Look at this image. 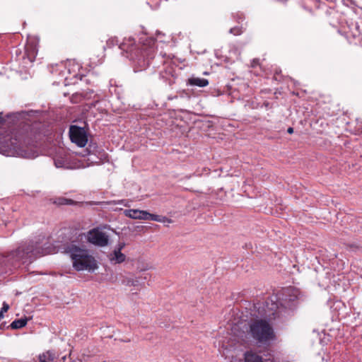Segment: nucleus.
Masks as SVG:
<instances>
[{
	"mask_svg": "<svg viewBox=\"0 0 362 362\" xmlns=\"http://www.w3.org/2000/svg\"><path fill=\"white\" fill-rule=\"evenodd\" d=\"M46 255L44 249L39 244L33 241L25 243L20 245L16 250L8 255V260L13 267L21 264H30L37 257Z\"/></svg>",
	"mask_w": 362,
	"mask_h": 362,
	"instance_id": "nucleus-1",
	"label": "nucleus"
},
{
	"mask_svg": "<svg viewBox=\"0 0 362 362\" xmlns=\"http://www.w3.org/2000/svg\"><path fill=\"white\" fill-rule=\"evenodd\" d=\"M250 337L257 344H268L276 339L272 325L265 319H254L249 322Z\"/></svg>",
	"mask_w": 362,
	"mask_h": 362,
	"instance_id": "nucleus-2",
	"label": "nucleus"
},
{
	"mask_svg": "<svg viewBox=\"0 0 362 362\" xmlns=\"http://www.w3.org/2000/svg\"><path fill=\"white\" fill-rule=\"evenodd\" d=\"M64 252L70 255L73 267L76 271H93L98 268L95 258L86 250L70 243L65 246Z\"/></svg>",
	"mask_w": 362,
	"mask_h": 362,
	"instance_id": "nucleus-3",
	"label": "nucleus"
},
{
	"mask_svg": "<svg viewBox=\"0 0 362 362\" xmlns=\"http://www.w3.org/2000/svg\"><path fill=\"white\" fill-rule=\"evenodd\" d=\"M119 48L127 53H129L132 60L139 61L141 59L144 61L146 57H149L153 49L152 47L148 48L145 46H142L141 48L136 47L134 40L132 38L125 40L124 42L119 45Z\"/></svg>",
	"mask_w": 362,
	"mask_h": 362,
	"instance_id": "nucleus-4",
	"label": "nucleus"
},
{
	"mask_svg": "<svg viewBox=\"0 0 362 362\" xmlns=\"http://www.w3.org/2000/svg\"><path fill=\"white\" fill-rule=\"evenodd\" d=\"M69 134L71 142L79 147H84L88 143V135L83 127L71 125L69 127Z\"/></svg>",
	"mask_w": 362,
	"mask_h": 362,
	"instance_id": "nucleus-5",
	"label": "nucleus"
},
{
	"mask_svg": "<svg viewBox=\"0 0 362 362\" xmlns=\"http://www.w3.org/2000/svg\"><path fill=\"white\" fill-rule=\"evenodd\" d=\"M298 289L294 287L290 286L284 288L282 291L283 297L281 299V305L286 308H291L293 305V303L298 299Z\"/></svg>",
	"mask_w": 362,
	"mask_h": 362,
	"instance_id": "nucleus-6",
	"label": "nucleus"
},
{
	"mask_svg": "<svg viewBox=\"0 0 362 362\" xmlns=\"http://www.w3.org/2000/svg\"><path fill=\"white\" fill-rule=\"evenodd\" d=\"M88 240L90 243L99 246H105L108 243L107 235L98 229H93L88 233Z\"/></svg>",
	"mask_w": 362,
	"mask_h": 362,
	"instance_id": "nucleus-7",
	"label": "nucleus"
},
{
	"mask_svg": "<svg viewBox=\"0 0 362 362\" xmlns=\"http://www.w3.org/2000/svg\"><path fill=\"white\" fill-rule=\"evenodd\" d=\"M38 48L35 42H30L25 46V57L30 62L35 61Z\"/></svg>",
	"mask_w": 362,
	"mask_h": 362,
	"instance_id": "nucleus-8",
	"label": "nucleus"
},
{
	"mask_svg": "<svg viewBox=\"0 0 362 362\" xmlns=\"http://www.w3.org/2000/svg\"><path fill=\"white\" fill-rule=\"evenodd\" d=\"M124 214L127 217L133 219L146 220V211L139 209H125Z\"/></svg>",
	"mask_w": 362,
	"mask_h": 362,
	"instance_id": "nucleus-9",
	"label": "nucleus"
},
{
	"mask_svg": "<svg viewBox=\"0 0 362 362\" xmlns=\"http://www.w3.org/2000/svg\"><path fill=\"white\" fill-rule=\"evenodd\" d=\"M188 84L190 86L205 87L209 85V81L203 78L192 77L188 79Z\"/></svg>",
	"mask_w": 362,
	"mask_h": 362,
	"instance_id": "nucleus-10",
	"label": "nucleus"
},
{
	"mask_svg": "<svg viewBox=\"0 0 362 362\" xmlns=\"http://www.w3.org/2000/svg\"><path fill=\"white\" fill-rule=\"evenodd\" d=\"M126 256L120 251L114 250L110 255V260L115 264H119L124 262Z\"/></svg>",
	"mask_w": 362,
	"mask_h": 362,
	"instance_id": "nucleus-11",
	"label": "nucleus"
},
{
	"mask_svg": "<svg viewBox=\"0 0 362 362\" xmlns=\"http://www.w3.org/2000/svg\"><path fill=\"white\" fill-rule=\"evenodd\" d=\"M122 284L127 286H143L144 285V283L140 282V278L136 277V278H131V277H124L122 279Z\"/></svg>",
	"mask_w": 362,
	"mask_h": 362,
	"instance_id": "nucleus-12",
	"label": "nucleus"
},
{
	"mask_svg": "<svg viewBox=\"0 0 362 362\" xmlns=\"http://www.w3.org/2000/svg\"><path fill=\"white\" fill-rule=\"evenodd\" d=\"M39 362H54L56 359V355L51 351H45L38 356Z\"/></svg>",
	"mask_w": 362,
	"mask_h": 362,
	"instance_id": "nucleus-13",
	"label": "nucleus"
},
{
	"mask_svg": "<svg viewBox=\"0 0 362 362\" xmlns=\"http://www.w3.org/2000/svg\"><path fill=\"white\" fill-rule=\"evenodd\" d=\"M28 319L26 317L16 320L11 322L10 327L11 329H17L22 328L26 325Z\"/></svg>",
	"mask_w": 362,
	"mask_h": 362,
	"instance_id": "nucleus-14",
	"label": "nucleus"
},
{
	"mask_svg": "<svg viewBox=\"0 0 362 362\" xmlns=\"http://www.w3.org/2000/svg\"><path fill=\"white\" fill-rule=\"evenodd\" d=\"M245 359V362H264L262 356L253 353H247Z\"/></svg>",
	"mask_w": 362,
	"mask_h": 362,
	"instance_id": "nucleus-15",
	"label": "nucleus"
},
{
	"mask_svg": "<svg viewBox=\"0 0 362 362\" xmlns=\"http://www.w3.org/2000/svg\"><path fill=\"white\" fill-rule=\"evenodd\" d=\"M146 220H152L158 222H165L167 220L169 223H171L172 221L165 217H161L156 214H150L147 211Z\"/></svg>",
	"mask_w": 362,
	"mask_h": 362,
	"instance_id": "nucleus-16",
	"label": "nucleus"
},
{
	"mask_svg": "<svg viewBox=\"0 0 362 362\" xmlns=\"http://www.w3.org/2000/svg\"><path fill=\"white\" fill-rule=\"evenodd\" d=\"M55 203L59 205H74L76 204V202L71 199L61 197L57 199Z\"/></svg>",
	"mask_w": 362,
	"mask_h": 362,
	"instance_id": "nucleus-17",
	"label": "nucleus"
},
{
	"mask_svg": "<svg viewBox=\"0 0 362 362\" xmlns=\"http://www.w3.org/2000/svg\"><path fill=\"white\" fill-rule=\"evenodd\" d=\"M118 44H119V40H118L117 37H111L107 41V46L108 47H114L115 45H117Z\"/></svg>",
	"mask_w": 362,
	"mask_h": 362,
	"instance_id": "nucleus-18",
	"label": "nucleus"
},
{
	"mask_svg": "<svg viewBox=\"0 0 362 362\" xmlns=\"http://www.w3.org/2000/svg\"><path fill=\"white\" fill-rule=\"evenodd\" d=\"M230 33L235 35H240L243 33V31L240 28L235 27V28H230Z\"/></svg>",
	"mask_w": 362,
	"mask_h": 362,
	"instance_id": "nucleus-19",
	"label": "nucleus"
},
{
	"mask_svg": "<svg viewBox=\"0 0 362 362\" xmlns=\"http://www.w3.org/2000/svg\"><path fill=\"white\" fill-rule=\"evenodd\" d=\"M9 308V305L7 303L4 302L0 312L2 313H6Z\"/></svg>",
	"mask_w": 362,
	"mask_h": 362,
	"instance_id": "nucleus-20",
	"label": "nucleus"
},
{
	"mask_svg": "<svg viewBox=\"0 0 362 362\" xmlns=\"http://www.w3.org/2000/svg\"><path fill=\"white\" fill-rule=\"evenodd\" d=\"M260 65L259 59H254L251 62V66L252 68H255Z\"/></svg>",
	"mask_w": 362,
	"mask_h": 362,
	"instance_id": "nucleus-21",
	"label": "nucleus"
},
{
	"mask_svg": "<svg viewBox=\"0 0 362 362\" xmlns=\"http://www.w3.org/2000/svg\"><path fill=\"white\" fill-rule=\"evenodd\" d=\"M124 245H125L124 243H119L118 245V247L117 249H115V250L121 252V250L124 248Z\"/></svg>",
	"mask_w": 362,
	"mask_h": 362,
	"instance_id": "nucleus-22",
	"label": "nucleus"
},
{
	"mask_svg": "<svg viewBox=\"0 0 362 362\" xmlns=\"http://www.w3.org/2000/svg\"><path fill=\"white\" fill-rule=\"evenodd\" d=\"M103 202H88V204L92 206V205H100L102 204Z\"/></svg>",
	"mask_w": 362,
	"mask_h": 362,
	"instance_id": "nucleus-23",
	"label": "nucleus"
},
{
	"mask_svg": "<svg viewBox=\"0 0 362 362\" xmlns=\"http://www.w3.org/2000/svg\"><path fill=\"white\" fill-rule=\"evenodd\" d=\"M263 105H264L267 109H269V108H271V107H271V105H270V104H269V102H267V101L264 102V103H263Z\"/></svg>",
	"mask_w": 362,
	"mask_h": 362,
	"instance_id": "nucleus-24",
	"label": "nucleus"
},
{
	"mask_svg": "<svg viewBox=\"0 0 362 362\" xmlns=\"http://www.w3.org/2000/svg\"><path fill=\"white\" fill-rule=\"evenodd\" d=\"M5 122L4 118L3 117V113L0 112V124H4Z\"/></svg>",
	"mask_w": 362,
	"mask_h": 362,
	"instance_id": "nucleus-25",
	"label": "nucleus"
},
{
	"mask_svg": "<svg viewBox=\"0 0 362 362\" xmlns=\"http://www.w3.org/2000/svg\"><path fill=\"white\" fill-rule=\"evenodd\" d=\"M278 311L276 313H272V315H274V317H279L280 315V308L278 307Z\"/></svg>",
	"mask_w": 362,
	"mask_h": 362,
	"instance_id": "nucleus-26",
	"label": "nucleus"
},
{
	"mask_svg": "<svg viewBox=\"0 0 362 362\" xmlns=\"http://www.w3.org/2000/svg\"><path fill=\"white\" fill-rule=\"evenodd\" d=\"M287 132L288 134H292L293 132V127H288L287 129Z\"/></svg>",
	"mask_w": 362,
	"mask_h": 362,
	"instance_id": "nucleus-27",
	"label": "nucleus"
}]
</instances>
